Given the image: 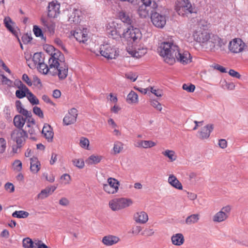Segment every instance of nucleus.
I'll use <instances>...</instances> for the list:
<instances>
[{
	"label": "nucleus",
	"mask_w": 248,
	"mask_h": 248,
	"mask_svg": "<svg viewBox=\"0 0 248 248\" xmlns=\"http://www.w3.org/2000/svg\"><path fill=\"white\" fill-rule=\"evenodd\" d=\"M47 51H52L48 59V65L42 62L38 64L37 68L40 73L58 76L60 79H65L68 75V67L65 62L64 55L52 46H47Z\"/></svg>",
	"instance_id": "obj_1"
},
{
	"label": "nucleus",
	"mask_w": 248,
	"mask_h": 248,
	"mask_svg": "<svg viewBox=\"0 0 248 248\" xmlns=\"http://www.w3.org/2000/svg\"><path fill=\"white\" fill-rule=\"evenodd\" d=\"M158 51L163 61L170 65H173L176 61L183 65L189 63L192 61V57L188 51L180 49L171 41L161 43Z\"/></svg>",
	"instance_id": "obj_2"
},
{
	"label": "nucleus",
	"mask_w": 248,
	"mask_h": 248,
	"mask_svg": "<svg viewBox=\"0 0 248 248\" xmlns=\"http://www.w3.org/2000/svg\"><path fill=\"white\" fill-rule=\"evenodd\" d=\"M119 49L114 45L110 43L101 45L98 50L94 51V53L101 56L107 59H115L119 55Z\"/></svg>",
	"instance_id": "obj_3"
},
{
	"label": "nucleus",
	"mask_w": 248,
	"mask_h": 248,
	"mask_svg": "<svg viewBox=\"0 0 248 248\" xmlns=\"http://www.w3.org/2000/svg\"><path fill=\"white\" fill-rule=\"evenodd\" d=\"M175 9L179 15L183 16L196 13L195 8L192 6L189 0H177Z\"/></svg>",
	"instance_id": "obj_4"
},
{
	"label": "nucleus",
	"mask_w": 248,
	"mask_h": 248,
	"mask_svg": "<svg viewBox=\"0 0 248 248\" xmlns=\"http://www.w3.org/2000/svg\"><path fill=\"white\" fill-rule=\"evenodd\" d=\"M106 29L108 33L113 39L117 40L123 38V34L125 28L122 24L112 21L107 24Z\"/></svg>",
	"instance_id": "obj_5"
},
{
	"label": "nucleus",
	"mask_w": 248,
	"mask_h": 248,
	"mask_svg": "<svg viewBox=\"0 0 248 248\" xmlns=\"http://www.w3.org/2000/svg\"><path fill=\"white\" fill-rule=\"evenodd\" d=\"M211 34V33L207 31L197 27L193 31L192 36L195 42L199 43L202 47L205 48Z\"/></svg>",
	"instance_id": "obj_6"
},
{
	"label": "nucleus",
	"mask_w": 248,
	"mask_h": 248,
	"mask_svg": "<svg viewBox=\"0 0 248 248\" xmlns=\"http://www.w3.org/2000/svg\"><path fill=\"white\" fill-rule=\"evenodd\" d=\"M226 43V41L218 35L211 33L205 48L211 52H215L223 47Z\"/></svg>",
	"instance_id": "obj_7"
},
{
	"label": "nucleus",
	"mask_w": 248,
	"mask_h": 248,
	"mask_svg": "<svg viewBox=\"0 0 248 248\" xmlns=\"http://www.w3.org/2000/svg\"><path fill=\"white\" fill-rule=\"evenodd\" d=\"M123 38L125 40L135 43L139 42L142 37V34L139 28H134L130 26L125 28L123 34Z\"/></svg>",
	"instance_id": "obj_8"
},
{
	"label": "nucleus",
	"mask_w": 248,
	"mask_h": 248,
	"mask_svg": "<svg viewBox=\"0 0 248 248\" xmlns=\"http://www.w3.org/2000/svg\"><path fill=\"white\" fill-rule=\"evenodd\" d=\"M232 209V207L230 205L223 206L213 216V221L215 223H220L225 221L230 216Z\"/></svg>",
	"instance_id": "obj_9"
},
{
	"label": "nucleus",
	"mask_w": 248,
	"mask_h": 248,
	"mask_svg": "<svg viewBox=\"0 0 248 248\" xmlns=\"http://www.w3.org/2000/svg\"><path fill=\"white\" fill-rule=\"evenodd\" d=\"M247 47L246 43L240 38H234L231 40L228 45L229 51L234 54L242 52Z\"/></svg>",
	"instance_id": "obj_10"
},
{
	"label": "nucleus",
	"mask_w": 248,
	"mask_h": 248,
	"mask_svg": "<svg viewBox=\"0 0 248 248\" xmlns=\"http://www.w3.org/2000/svg\"><path fill=\"white\" fill-rule=\"evenodd\" d=\"M27 138L28 135L23 129H15L10 134L11 140L17 144H24Z\"/></svg>",
	"instance_id": "obj_11"
},
{
	"label": "nucleus",
	"mask_w": 248,
	"mask_h": 248,
	"mask_svg": "<svg viewBox=\"0 0 248 248\" xmlns=\"http://www.w3.org/2000/svg\"><path fill=\"white\" fill-rule=\"evenodd\" d=\"M107 184H104L103 186L104 190L108 194H113L117 192L119 182L116 179L110 177L108 179Z\"/></svg>",
	"instance_id": "obj_12"
},
{
	"label": "nucleus",
	"mask_w": 248,
	"mask_h": 248,
	"mask_svg": "<svg viewBox=\"0 0 248 248\" xmlns=\"http://www.w3.org/2000/svg\"><path fill=\"white\" fill-rule=\"evenodd\" d=\"M24 131L27 134L28 137L33 140H37V134L39 132L38 127L35 125L34 122L31 121L27 123Z\"/></svg>",
	"instance_id": "obj_13"
},
{
	"label": "nucleus",
	"mask_w": 248,
	"mask_h": 248,
	"mask_svg": "<svg viewBox=\"0 0 248 248\" xmlns=\"http://www.w3.org/2000/svg\"><path fill=\"white\" fill-rule=\"evenodd\" d=\"M151 19L153 25L157 28H162L166 23L165 16L157 12L151 14Z\"/></svg>",
	"instance_id": "obj_14"
},
{
	"label": "nucleus",
	"mask_w": 248,
	"mask_h": 248,
	"mask_svg": "<svg viewBox=\"0 0 248 248\" xmlns=\"http://www.w3.org/2000/svg\"><path fill=\"white\" fill-rule=\"evenodd\" d=\"M78 115V111L75 108H72L68 110L63 119V123L66 125L74 124Z\"/></svg>",
	"instance_id": "obj_15"
},
{
	"label": "nucleus",
	"mask_w": 248,
	"mask_h": 248,
	"mask_svg": "<svg viewBox=\"0 0 248 248\" xmlns=\"http://www.w3.org/2000/svg\"><path fill=\"white\" fill-rule=\"evenodd\" d=\"M71 34L79 43H86L88 39V31L86 29H77L71 31Z\"/></svg>",
	"instance_id": "obj_16"
},
{
	"label": "nucleus",
	"mask_w": 248,
	"mask_h": 248,
	"mask_svg": "<svg viewBox=\"0 0 248 248\" xmlns=\"http://www.w3.org/2000/svg\"><path fill=\"white\" fill-rule=\"evenodd\" d=\"M60 4L57 1H53L49 3L47 6V16L50 18H56L60 14Z\"/></svg>",
	"instance_id": "obj_17"
},
{
	"label": "nucleus",
	"mask_w": 248,
	"mask_h": 248,
	"mask_svg": "<svg viewBox=\"0 0 248 248\" xmlns=\"http://www.w3.org/2000/svg\"><path fill=\"white\" fill-rule=\"evenodd\" d=\"M3 23L6 29L16 36L18 34V28L16 24L9 16H6L4 18Z\"/></svg>",
	"instance_id": "obj_18"
},
{
	"label": "nucleus",
	"mask_w": 248,
	"mask_h": 248,
	"mask_svg": "<svg viewBox=\"0 0 248 248\" xmlns=\"http://www.w3.org/2000/svg\"><path fill=\"white\" fill-rule=\"evenodd\" d=\"M213 129V124H207L204 126L200 131H199L197 137L202 140L206 139L209 137L210 133Z\"/></svg>",
	"instance_id": "obj_19"
},
{
	"label": "nucleus",
	"mask_w": 248,
	"mask_h": 248,
	"mask_svg": "<svg viewBox=\"0 0 248 248\" xmlns=\"http://www.w3.org/2000/svg\"><path fill=\"white\" fill-rule=\"evenodd\" d=\"M119 241L120 238L118 236L113 235H108L103 237L102 242L104 245L109 247L116 244Z\"/></svg>",
	"instance_id": "obj_20"
},
{
	"label": "nucleus",
	"mask_w": 248,
	"mask_h": 248,
	"mask_svg": "<svg viewBox=\"0 0 248 248\" xmlns=\"http://www.w3.org/2000/svg\"><path fill=\"white\" fill-rule=\"evenodd\" d=\"M133 218L138 223L145 224L148 220V216L145 212L139 211L134 214Z\"/></svg>",
	"instance_id": "obj_21"
},
{
	"label": "nucleus",
	"mask_w": 248,
	"mask_h": 248,
	"mask_svg": "<svg viewBox=\"0 0 248 248\" xmlns=\"http://www.w3.org/2000/svg\"><path fill=\"white\" fill-rule=\"evenodd\" d=\"M81 12L79 10L73 9L72 13L70 14L68 21L71 23L78 24L81 21Z\"/></svg>",
	"instance_id": "obj_22"
},
{
	"label": "nucleus",
	"mask_w": 248,
	"mask_h": 248,
	"mask_svg": "<svg viewBox=\"0 0 248 248\" xmlns=\"http://www.w3.org/2000/svg\"><path fill=\"white\" fill-rule=\"evenodd\" d=\"M127 52L132 57L136 58H140L143 56L146 53L147 50L145 48L143 47H140L138 48L135 47L132 48V49H128Z\"/></svg>",
	"instance_id": "obj_23"
},
{
	"label": "nucleus",
	"mask_w": 248,
	"mask_h": 248,
	"mask_svg": "<svg viewBox=\"0 0 248 248\" xmlns=\"http://www.w3.org/2000/svg\"><path fill=\"white\" fill-rule=\"evenodd\" d=\"M168 183L173 187L178 190L183 189L181 183L173 174H170L168 178Z\"/></svg>",
	"instance_id": "obj_24"
},
{
	"label": "nucleus",
	"mask_w": 248,
	"mask_h": 248,
	"mask_svg": "<svg viewBox=\"0 0 248 248\" xmlns=\"http://www.w3.org/2000/svg\"><path fill=\"white\" fill-rule=\"evenodd\" d=\"M42 133L48 141L49 142L52 140L54 133L52 130V128L50 125L47 124H45L42 129Z\"/></svg>",
	"instance_id": "obj_25"
},
{
	"label": "nucleus",
	"mask_w": 248,
	"mask_h": 248,
	"mask_svg": "<svg viewBox=\"0 0 248 248\" xmlns=\"http://www.w3.org/2000/svg\"><path fill=\"white\" fill-rule=\"evenodd\" d=\"M172 244L176 246H181L185 242L184 235L181 233H177L173 234L171 237Z\"/></svg>",
	"instance_id": "obj_26"
},
{
	"label": "nucleus",
	"mask_w": 248,
	"mask_h": 248,
	"mask_svg": "<svg viewBox=\"0 0 248 248\" xmlns=\"http://www.w3.org/2000/svg\"><path fill=\"white\" fill-rule=\"evenodd\" d=\"M149 7H147L144 3L139 6L138 9V13L141 18H145L151 16V12L149 10Z\"/></svg>",
	"instance_id": "obj_27"
},
{
	"label": "nucleus",
	"mask_w": 248,
	"mask_h": 248,
	"mask_svg": "<svg viewBox=\"0 0 248 248\" xmlns=\"http://www.w3.org/2000/svg\"><path fill=\"white\" fill-rule=\"evenodd\" d=\"M30 170L33 173H36L40 169V163L35 157L30 158Z\"/></svg>",
	"instance_id": "obj_28"
},
{
	"label": "nucleus",
	"mask_w": 248,
	"mask_h": 248,
	"mask_svg": "<svg viewBox=\"0 0 248 248\" xmlns=\"http://www.w3.org/2000/svg\"><path fill=\"white\" fill-rule=\"evenodd\" d=\"M162 155L167 158L169 162L175 161L177 158V155L174 151L172 150L166 149L162 151Z\"/></svg>",
	"instance_id": "obj_29"
},
{
	"label": "nucleus",
	"mask_w": 248,
	"mask_h": 248,
	"mask_svg": "<svg viewBox=\"0 0 248 248\" xmlns=\"http://www.w3.org/2000/svg\"><path fill=\"white\" fill-rule=\"evenodd\" d=\"M108 123L110 127L113 130L112 133L114 136L120 137L122 134L121 131L118 129V126L112 118L108 120Z\"/></svg>",
	"instance_id": "obj_30"
},
{
	"label": "nucleus",
	"mask_w": 248,
	"mask_h": 248,
	"mask_svg": "<svg viewBox=\"0 0 248 248\" xmlns=\"http://www.w3.org/2000/svg\"><path fill=\"white\" fill-rule=\"evenodd\" d=\"M119 17L120 20L124 23L127 25H131L133 20L132 18L129 16V14L124 11H122L119 13Z\"/></svg>",
	"instance_id": "obj_31"
},
{
	"label": "nucleus",
	"mask_w": 248,
	"mask_h": 248,
	"mask_svg": "<svg viewBox=\"0 0 248 248\" xmlns=\"http://www.w3.org/2000/svg\"><path fill=\"white\" fill-rule=\"evenodd\" d=\"M14 125L18 128V129H22L26 122V119L23 116L18 115H16L14 118Z\"/></svg>",
	"instance_id": "obj_32"
},
{
	"label": "nucleus",
	"mask_w": 248,
	"mask_h": 248,
	"mask_svg": "<svg viewBox=\"0 0 248 248\" xmlns=\"http://www.w3.org/2000/svg\"><path fill=\"white\" fill-rule=\"evenodd\" d=\"M119 198L110 200L108 203L109 207L113 211H119L121 209Z\"/></svg>",
	"instance_id": "obj_33"
},
{
	"label": "nucleus",
	"mask_w": 248,
	"mask_h": 248,
	"mask_svg": "<svg viewBox=\"0 0 248 248\" xmlns=\"http://www.w3.org/2000/svg\"><path fill=\"white\" fill-rule=\"evenodd\" d=\"M102 158L101 155H92L88 158L86 162L88 165L96 164L101 161Z\"/></svg>",
	"instance_id": "obj_34"
},
{
	"label": "nucleus",
	"mask_w": 248,
	"mask_h": 248,
	"mask_svg": "<svg viewBox=\"0 0 248 248\" xmlns=\"http://www.w3.org/2000/svg\"><path fill=\"white\" fill-rule=\"evenodd\" d=\"M200 219V215L198 214H192L188 216L186 219V223L190 225L197 223Z\"/></svg>",
	"instance_id": "obj_35"
},
{
	"label": "nucleus",
	"mask_w": 248,
	"mask_h": 248,
	"mask_svg": "<svg viewBox=\"0 0 248 248\" xmlns=\"http://www.w3.org/2000/svg\"><path fill=\"white\" fill-rule=\"evenodd\" d=\"M127 101L129 104H137L139 102L138 94L131 91L127 96Z\"/></svg>",
	"instance_id": "obj_36"
},
{
	"label": "nucleus",
	"mask_w": 248,
	"mask_h": 248,
	"mask_svg": "<svg viewBox=\"0 0 248 248\" xmlns=\"http://www.w3.org/2000/svg\"><path fill=\"white\" fill-rule=\"evenodd\" d=\"M3 114L5 118L11 121L13 116V110L11 106H5L3 109Z\"/></svg>",
	"instance_id": "obj_37"
},
{
	"label": "nucleus",
	"mask_w": 248,
	"mask_h": 248,
	"mask_svg": "<svg viewBox=\"0 0 248 248\" xmlns=\"http://www.w3.org/2000/svg\"><path fill=\"white\" fill-rule=\"evenodd\" d=\"M51 195V188H46L42 189L41 192L37 195V200H43L48 197Z\"/></svg>",
	"instance_id": "obj_38"
},
{
	"label": "nucleus",
	"mask_w": 248,
	"mask_h": 248,
	"mask_svg": "<svg viewBox=\"0 0 248 248\" xmlns=\"http://www.w3.org/2000/svg\"><path fill=\"white\" fill-rule=\"evenodd\" d=\"M144 4L147 6V7H149V10L151 12V14L154 13V12L158 7V5L156 2L153 0H147L145 1H143Z\"/></svg>",
	"instance_id": "obj_39"
},
{
	"label": "nucleus",
	"mask_w": 248,
	"mask_h": 248,
	"mask_svg": "<svg viewBox=\"0 0 248 248\" xmlns=\"http://www.w3.org/2000/svg\"><path fill=\"white\" fill-rule=\"evenodd\" d=\"M121 209L125 208L132 205L133 202L130 199L128 198H119Z\"/></svg>",
	"instance_id": "obj_40"
},
{
	"label": "nucleus",
	"mask_w": 248,
	"mask_h": 248,
	"mask_svg": "<svg viewBox=\"0 0 248 248\" xmlns=\"http://www.w3.org/2000/svg\"><path fill=\"white\" fill-rule=\"evenodd\" d=\"M22 246L24 248H35V240L32 241L30 238L26 237L22 240Z\"/></svg>",
	"instance_id": "obj_41"
},
{
	"label": "nucleus",
	"mask_w": 248,
	"mask_h": 248,
	"mask_svg": "<svg viewBox=\"0 0 248 248\" xmlns=\"http://www.w3.org/2000/svg\"><path fill=\"white\" fill-rule=\"evenodd\" d=\"M124 149V144L120 141H116L114 143L113 152L114 154H118Z\"/></svg>",
	"instance_id": "obj_42"
},
{
	"label": "nucleus",
	"mask_w": 248,
	"mask_h": 248,
	"mask_svg": "<svg viewBox=\"0 0 248 248\" xmlns=\"http://www.w3.org/2000/svg\"><path fill=\"white\" fill-rule=\"evenodd\" d=\"M29 215V213L26 211L23 210L16 211L12 214V216L14 217H17L19 218H26Z\"/></svg>",
	"instance_id": "obj_43"
},
{
	"label": "nucleus",
	"mask_w": 248,
	"mask_h": 248,
	"mask_svg": "<svg viewBox=\"0 0 248 248\" xmlns=\"http://www.w3.org/2000/svg\"><path fill=\"white\" fill-rule=\"evenodd\" d=\"M72 163L75 167L80 169L83 168L85 166L84 161L82 158L74 159L72 160Z\"/></svg>",
	"instance_id": "obj_44"
},
{
	"label": "nucleus",
	"mask_w": 248,
	"mask_h": 248,
	"mask_svg": "<svg viewBox=\"0 0 248 248\" xmlns=\"http://www.w3.org/2000/svg\"><path fill=\"white\" fill-rule=\"evenodd\" d=\"M27 98L32 105H38L39 103V100L30 91L28 93Z\"/></svg>",
	"instance_id": "obj_45"
},
{
	"label": "nucleus",
	"mask_w": 248,
	"mask_h": 248,
	"mask_svg": "<svg viewBox=\"0 0 248 248\" xmlns=\"http://www.w3.org/2000/svg\"><path fill=\"white\" fill-rule=\"evenodd\" d=\"M32 59L35 65H38L43 61L41 53H35L33 54Z\"/></svg>",
	"instance_id": "obj_46"
},
{
	"label": "nucleus",
	"mask_w": 248,
	"mask_h": 248,
	"mask_svg": "<svg viewBox=\"0 0 248 248\" xmlns=\"http://www.w3.org/2000/svg\"><path fill=\"white\" fill-rule=\"evenodd\" d=\"M90 142L87 138L81 137L79 140V145L82 148L89 150Z\"/></svg>",
	"instance_id": "obj_47"
},
{
	"label": "nucleus",
	"mask_w": 248,
	"mask_h": 248,
	"mask_svg": "<svg viewBox=\"0 0 248 248\" xmlns=\"http://www.w3.org/2000/svg\"><path fill=\"white\" fill-rule=\"evenodd\" d=\"M143 149H148L155 146L156 142L151 140H143Z\"/></svg>",
	"instance_id": "obj_48"
},
{
	"label": "nucleus",
	"mask_w": 248,
	"mask_h": 248,
	"mask_svg": "<svg viewBox=\"0 0 248 248\" xmlns=\"http://www.w3.org/2000/svg\"><path fill=\"white\" fill-rule=\"evenodd\" d=\"M1 82L0 84H5L9 87H13V82L10 79L7 78L4 75L1 74Z\"/></svg>",
	"instance_id": "obj_49"
},
{
	"label": "nucleus",
	"mask_w": 248,
	"mask_h": 248,
	"mask_svg": "<svg viewBox=\"0 0 248 248\" xmlns=\"http://www.w3.org/2000/svg\"><path fill=\"white\" fill-rule=\"evenodd\" d=\"M29 92L30 90L28 89V91H26L25 89H19L16 90V95L18 98H22L24 97L26 95H28Z\"/></svg>",
	"instance_id": "obj_50"
},
{
	"label": "nucleus",
	"mask_w": 248,
	"mask_h": 248,
	"mask_svg": "<svg viewBox=\"0 0 248 248\" xmlns=\"http://www.w3.org/2000/svg\"><path fill=\"white\" fill-rule=\"evenodd\" d=\"M149 91L157 97H161L163 95V92L161 90L154 87H149Z\"/></svg>",
	"instance_id": "obj_51"
},
{
	"label": "nucleus",
	"mask_w": 248,
	"mask_h": 248,
	"mask_svg": "<svg viewBox=\"0 0 248 248\" xmlns=\"http://www.w3.org/2000/svg\"><path fill=\"white\" fill-rule=\"evenodd\" d=\"M14 170L17 172H20L22 169V162L19 160H16L13 163Z\"/></svg>",
	"instance_id": "obj_52"
},
{
	"label": "nucleus",
	"mask_w": 248,
	"mask_h": 248,
	"mask_svg": "<svg viewBox=\"0 0 248 248\" xmlns=\"http://www.w3.org/2000/svg\"><path fill=\"white\" fill-rule=\"evenodd\" d=\"M14 86L17 87L19 89H25L26 91H28V88L19 79H16L13 82V87Z\"/></svg>",
	"instance_id": "obj_53"
},
{
	"label": "nucleus",
	"mask_w": 248,
	"mask_h": 248,
	"mask_svg": "<svg viewBox=\"0 0 248 248\" xmlns=\"http://www.w3.org/2000/svg\"><path fill=\"white\" fill-rule=\"evenodd\" d=\"M182 88L187 92L192 93L195 89V86L192 84H184Z\"/></svg>",
	"instance_id": "obj_54"
},
{
	"label": "nucleus",
	"mask_w": 248,
	"mask_h": 248,
	"mask_svg": "<svg viewBox=\"0 0 248 248\" xmlns=\"http://www.w3.org/2000/svg\"><path fill=\"white\" fill-rule=\"evenodd\" d=\"M61 179L63 181L64 185H68L70 183L71 178L70 175L67 173H64L61 177Z\"/></svg>",
	"instance_id": "obj_55"
},
{
	"label": "nucleus",
	"mask_w": 248,
	"mask_h": 248,
	"mask_svg": "<svg viewBox=\"0 0 248 248\" xmlns=\"http://www.w3.org/2000/svg\"><path fill=\"white\" fill-rule=\"evenodd\" d=\"M138 77V76L136 73L132 72H129L125 75V77L132 82L135 81L137 80Z\"/></svg>",
	"instance_id": "obj_56"
},
{
	"label": "nucleus",
	"mask_w": 248,
	"mask_h": 248,
	"mask_svg": "<svg viewBox=\"0 0 248 248\" xmlns=\"http://www.w3.org/2000/svg\"><path fill=\"white\" fill-rule=\"evenodd\" d=\"M33 31L36 37H43L42 31L37 25L33 26Z\"/></svg>",
	"instance_id": "obj_57"
},
{
	"label": "nucleus",
	"mask_w": 248,
	"mask_h": 248,
	"mask_svg": "<svg viewBox=\"0 0 248 248\" xmlns=\"http://www.w3.org/2000/svg\"><path fill=\"white\" fill-rule=\"evenodd\" d=\"M35 248H50L46 246L42 241L35 239Z\"/></svg>",
	"instance_id": "obj_58"
},
{
	"label": "nucleus",
	"mask_w": 248,
	"mask_h": 248,
	"mask_svg": "<svg viewBox=\"0 0 248 248\" xmlns=\"http://www.w3.org/2000/svg\"><path fill=\"white\" fill-rule=\"evenodd\" d=\"M151 105L152 107L159 111H161L162 109L161 104L156 100H152L151 101Z\"/></svg>",
	"instance_id": "obj_59"
},
{
	"label": "nucleus",
	"mask_w": 248,
	"mask_h": 248,
	"mask_svg": "<svg viewBox=\"0 0 248 248\" xmlns=\"http://www.w3.org/2000/svg\"><path fill=\"white\" fill-rule=\"evenodd\" d=\"M24 144H16L13 145L12 146V152L14 154H18L20 152L21 149Z\"/></svg>",
	"instance_id": "obj_60"
},
{
	"label": "nucleus",
	"mask_w": 248,
	"mask_h": 248,
	"mask_svg": "<svg viewBox=\"0 0 248 248\" xmlns=\"http://www.w3.org/2000/svg\"><path fill=\"white\" fill-rule=\"evenodd\" d=\"M6 147V142L4 139L0 138V153L5 152Z\"/></svg>",
	"instance_id": "obj_61"
},
{
	"label": "nucleus",
	"mask_w": 248,
	"mask_h": 248,
	"mask_svg": "<svg viewBox=\"0 0 248 248\" xmlns=\"http://www.w3.org/2000/svg\"><path fill=\"white\" fill-rule=\"evenodd\" d=\"M33 112L36 115L39 116L40 118H43L44 114L41 108L38 107H34L33 108Z\"/></svg>",
	"instance_id": "obj_62"
},
{
	"label": "nucleus",
	"mask_w": 248,
	"mask_h": 248,
	"mask_svg": "<svg viewBox=\"0 0 248 248\" xmlns=\"http://www.w3.org/2000/svg\"><path fill=\"white\" fill-rule=\"evenodd\" d=\"M22 79L29 86H32V82L27 74H24L22 75Z\"/></svg>",
	"instance_id": "obj_63"
},
{
	"label": "nucleus",
	"mask_w": 248,
	"mask_h": 248,
	"mask_svg": "<svg viewBox=\"0 0 248 248\" xmlns=\"http://www.w3.org/2000/svg\"><path fill=\"white\" fill-rule=\"evenodd\" d=\"M43 176L47 181L50 183H52L55 181V176L53 174H48L47 173H44Z\"/></svg>",
	"instance_id": "obj_64"
}]
</instances>
